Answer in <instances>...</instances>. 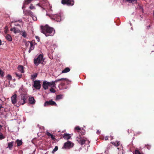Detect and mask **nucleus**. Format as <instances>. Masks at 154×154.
I'll return each mask as SVG.
<instances>
[{"label":"nucleus","mask_w":154,"mask_h":154,"mask_svg":"<svg viewBox=\"0 0 154 154\" xmlns=\"http://www.w3.org/2000/svg\"><path fill=\"white\" fill-rule=\"evenodd\" d=\"M41 32L44 33L46 36H52L55 33V30L52 27L48 25L41 27Z\"/></svg>","instance_id":"obj_1"},{"label":"nucleus","mask_w":154,"mask_h":154,"mask_svg":"<svg viewBox=\"0 0 154 154\" xmlns=\"http://www.w3.org/2000/svg\"><path fill=\"white\" fill-rule=\"evenodd\" d=\"M45 59L43 58V55L42 54L39 55L37 58L34 59V63L35 66H37L40 63H43Z\"/></svg>","instance_id":"obj_2"},{"label":"nucleus","mask_w":154,"mask_h":154,"mask_svg":"<svg viewBox=\"0 0 154 154\" xmlns=\"http://www.w3.org/2000/svg\"><path fill=\"white\" fill-rule=\"evenodd\" d=\"M20 103L22 105L26 103V101L27 99L28 96L26 94L22 93L20 95Z\"/></svg>","instance_id":"obj_3"},{"label":"nucleus","mask_w":154,"mask_h":154,"mask_svg":"<svg viewBox=\"0 0 154 154\" xmlns=\"http://www.w3.org/2000/svg\"><path fill=\"white\" fill-rule=\"evenodd\" d=\"M61 3L63 5L66 4L68 6H72L74 4L73 0H62Z\"/></svg>","instance_id":"obj_4"},{"label":"nucleus","mask_w":154,"mask_h":154,"mask_svg":"<svg viewBox=\"0 0 154 154\" xmlns=\"http://www.w3.org/2000/svg\"><path fill=\"white\" fill-rule=\"evenodd\" d=\"M51 18L58 22H60L62 18L61 14H59L54 15Z\"/></svg>","instance_id":"obj_5"},{"label":"nucleus","mask_w":154,"mask_h":154,"mask_svg":"<svg viewBox=\"0 0 154 154\" xmlns=\"http://www.w3.org/2000/svg\"><path fill=\"white\" fill-rule=\"evenodd\" d=\"M85 139V138H83L80 135H79V136H78L76 138L77 141L80 144L82 145L85 143V141H86V140Z\"/></svg>","instance_id":"obj_6"},{"label":"nucleus","mask_w":154,"mask_h":154,"mask_svg":"<svg viewBox=\"0 0 154 154\" xmlns=\"http://www.w3.org/2000/svg\"><path fill=\"white\" fill-rule=\"evenodd\" d=\"M50 105L51 106H57L56 103L52 100H51L48 101H46L44 103V106H48Z\"/></svg>","instance_id":"obj_7"},{"label":"nucleus","mask_w":154,"mask_h":154,"mask_svg":"<svg viewBox=\"0 0 154 154\" xmlns=\"http://www.w3.org/2000/svg\"><path fill=\"white\" fill-rule=\"evenodd\" d=\"M40 81L39 80H35L34 82L33 86L37 89H39L41 88V85Z\"/></svg>","instance_id":"obj_8"},{"label":"nucleus","mask_w":154,"mask_h":154,"mask_svg":"<svg viewBox=\"0 0 154 154\" xmlns=\"http://www.w3.org/2000/svg\"><path fill=\"white\" fill-rule=\"evenodd\" d=\"M48 82L47 81H44L43 82L42 84V87L45 90L47 89L49 87V85Z\"/></svg>","instance_id":"obj_9"},{"label":"nucleus","mask_w":154,"mask_h":154,"mask_svg":"<svg viewBox=\"0 0 154 154\" xmlns=\"http://www.w3.org/2000/svg\"><path fill=\"white\" fill-rule=\"evenodd\" d=\"M24 14L26 15L32 16L33 13L30 10H24L23 11Z\"/></svg>","instance_id":"obj_10"},{"label":"nucleus","mask_w":154,"mask_h":154,"mask_svg":"<svg viewBox=\"0 0 154 154\" xmlns=\"http://www.w3.org/2000/svg\"><path fill=\"white\" fill-rule=\"evenodd\" d=\"M11 101L12 103L13 104H15L17 102V95L16 94H14L11 97Z\"/></svg>","instance_id":"obj_11"},{"label":"nucleus","mask_w":154,"mask_h":154,"mask_svg":"<svg viewBox=\"0 0 154 154\" xmlns=\"http://www.w3.org/2000/svg\"><path fill=\"white\" fill-rule=\"evenodd\" d=\"M14 74L16 77L18 78V79H20L22 77V75L21 73L19 72H15L14 73Z\"/></svg>","instance_id":"obj_12"},{"label":"nucleus","mask_w":154,"mask_h":154,"mask_svg":"<svg viewBox=\"0 0 154 154\" xmlns=\"http://www.w3.org/2000/svg\"><path fill=\"white\" fill-rule=\"evenodd\" d=\"M71 146V143L70 141H68L64 144V147L65 148H69Z\"/></svg>","instance_id":"obj_13"},{"label":"nucleus","mask_w":154,"mask_h":154,"mask_svg":"<svg viewBox=\"0 0 154 154\" xmlns=\"http://www.w3.org/2000/svg\"><path fill=\"white\" fill-rule=\"evenodd\" d=\"M29 43H30V47L29 48V53H30L31 52V51L33 50L34 49V46L33 45V41H32L31 42H29Z\"/></svg>","instance_id":"obj_14"},{"label":"nucleus","mask_w":154,"mask_h":154,"mask_svg":"<svg viewBox=\"0 0 154 154\" xmlns=\"http://www.w3.org/2000/svg\"><path fill=\"white\" fill-rule=\"evenodd\" d=\"M46 134L49 137H51V138L54 140H56L55 138L54 137V135L51 133H50L49 132L47 131L46 133Z\"/></svg>","instance_id":"obj_15"},{"label":"nucleus","mask_w":154,"mask_h":154,"mask_svg":"<svg viewBox=\"0 0 154 154\" xmlns=\"http://www.w3.org/2000/svg\"><path fill=\"white\" fill-rule=\"evenodd\" d=\"M70 134H64L63 135V137L65 139L68 140L70 138Z\"/></svg>","instance_id":"obj_16"},{"label":"nucleus","mask_w":154,"mask_h":154,"mask_svg":"<svg viewBox=\"0 0 154 154\" xmlns=\"http://www.w3.org/2000/svg\"><path fill=\"white\" fill-rule=\"evenodd\" d=\"M29 101L31 104H34L35 103V100L33 97H29Z\"/></svg>","instance_id":"obj_17"},{"label":"nucleus","mask_w":154,"mask_h":154,"mask_svg":"<svg viewBox=\"0 0 154 154\" xmlns=\"http://www.w3.org/2000/svg\"><path fill=\"white\" fill-rule=\"evenodd\" d=\"M49 83V86L51 87V88L55 87L56 86V84H54V81H52L50 82H48Z\"/></svg>","instance_id":"obj_18"},{"label":"nucleus","mask_w":154,"mask_h":154,"mask_svg":"<svg viewBox=\"0 0 154 154\" xmlns=\"http://www.w3.org/2000/svg\"><path fill=\"white\" fill-rule=\"evenodd\" d=\"M18 69L20 71V73H24L23 67V66L19 65L18 67Z\"/></svg>","instance_id":"obj_19"},{"label":"nucleus","mask_w":154,"mask_h":154,"mask_svg":"<svg viewBox=\"0 0 154 154\" xmlns=\"http://www.w3.org/2000/svg\"><path fill=\"white\" fill-rule=\"evenodd\" d=\"M70 71V69L69 67H66L62 71V73H66L69 72Z\"/></svg>","instance_id":"obj_20"},{"label":"nucleus","mask_w":154,"mask_h":154,"mask_svg":"<svg viewBox=\"0 0 154 154\" xmlns=\"http://www.w3.org/2000/svg\"><path fill=\"white\" fill-rule=\"evenodd\" d=\"M68 80V79L66 78H61L60 79H58L54 81V84H55V83H57V82L60 81H67Z\"/></svg>","instance_id":"obj_21"},{"label":"nucleus","mask_w":154,"mask_h":154,"mask_svg":"<svg viewBox=\"0 0 154 154\" xmlns=\"http://www.w3.org/2000/svg\"><path fill=\"white\" fill-rule=\"evenodd\" d=\"M6 39L8 41L11 42L12 40L11 36L9 34H7L5 36Z\"/></svg>","instance_id":"obj_22"},{"label":"nucleus","mask_w":154,"mask_h":154,"mask_svg":"<svg viewBox=\"0 0 154 154\" xmlns=\"http://www.w3.org/2000/svg\"><path fill=\"white\" fill-rule=\"evenodd\" d=\"M111 143L115 146H116L117 147L120 144V142L119 141H116L115 142H111Z\"/></svg>","instance_id":"obj_23"},{"label":"nucleus","mask_w":154,"mask_h":154,"mask_svg":"<svg viewBox=\"0 0 154 154\" xmlns=\"http://www.w3.org/2000/svg\"><path fill=\"white\" fill-rule=\"evenodd\" d=\"M37 75L38 74L37 73L32 75H31V79H32V80H34V79L35 78L37 77Z\"/></svg>","instance_id":"obj_24"},{"label":"nucleus","mask_w":154,"mask_h":154,"mask_svg":"<svg viewBox=\"0 0 154 154\" xmlns=\"http://www.w3.org/2000/svg\"><path fill=\"white\" fill-rule=\"evenodd\" d=\"M17 144V146H20L22 144V141L19 140H17L16 141Z\"/></svg>","instance_id":"obj_25"},{"label":"nucleus","mask_w":154,"mask_h":154,"mask_svg":"<svg viewBox=\"0 0 154 154\" xmlns=\"http://www.w3.org/2000/svg\"><path fill=\"white\" fill-rule=\"evenodd\" d=\"M33 0H25L24 2V5H27L31 2Z\"/></svg>","instance_id":"obj_26"},{"label":"nucleus","mask_w":154,"mask_h":154,"mask_svg":"<svg viewBox=\"0 0 154 154\" xmlns=\"http://www.w3.org/2000/svg\"><path fill=\"white\" fill-rule=\"evenodd\" d=\"M8 146L9 148L11 149L13 146V142H11L8 143Z\"/></svg>","instance_id":"obj_27"},{"label":"nucleus","mask_w":154,"mask_h":154,"mask_svg":"<svg viewBox=\"0 0 154 154\" xmlns=\"http://www.w3.org/2000/svg\"><path fill=\"white\" fill-rule=\"evenodd\" d=\"M63 98V95L62 94H60L57 96L56 99L60 100Z\"/></svg>","instance_id":"obj_28"},{"label":"nucleus","mask_w":154,"mask_h":154,"mask_svg":"<svg viewBox=\"0 0 154 154\" xmlns=\"http://www.w3.org/2000/svg\"><path fill=\"white\" fill-rule=\"evenodd\" d=\"M81 130V128L79 126H76L75 128V131L77 130L78 132H79L80 133V131Z\"/></svg>","instance_id":"obj_29"},{"label":"nucleus","mask_w":154,"mask_h":154,"mask_svg":"<svg viewBox=\"0 0 154 154\" xmlns=\"http://www.w3.org/2000/svg\"><path fill=\"white\" fill-rule=\"evenodd\" d=\"M58 149V147L57 146H55L54 149L53 150L52 152V153H54Z\"/></svg>","instance_id":"obj_30"},{"label":"nucleus","mask_w":154,"mask_h":154,"mask_svg":"<svg viewBox=\"0 0 154 154\" xmlns=\"http://www.w3.org/2000/svg\"><path fill=\"white\" fill-rule=\"evenodd\" d=\"M7 79L9 80H11L12 79V78L11 75H8L7 76Z\"/></svg>","instance_id":"obj_31"},{"label":"nucleus","mask_w":154,"mask_h":154,"mask_svg":"<svg viewBox=\"0 0 154 154\" xmlns=\"http://www.w3.org/2000/svg\"><path fill=\"white\" fill-rule=\"evenodd\" d=\"M50 91L51 93H54L56 92V91L53 88H51L50 89Z\"/></svg>","instance_id":"obj_32"},{"label":"nucleus","mask_w":154,"mask_h":154,"mask_svg":"<svg viewBox=\"0 0 154 154\" xmlns=\"http://www.w3.org/2000/svg\"><path fill=\"white\" fill-rule=\"evenodd\" d=\"M5 138V137H4L3 134L1 133H0V139H3Z\"/></svg>","instance_id":"obj_33"},{"label":"nucleus","mask_w":154,"mask_h":154,"mask_svg":"<svg viewBox=\"0 0 154 154\" xmlns=\"http://www.w3.org/2000/svg\"><path fill=\"white\" fill-rule=\"evenodd\" d=\"M31 16L32 17V19L34 21H35L37 20V18L36 17L33 15V14L32 15V16Z\"/></svg>","instance_id":"obj_34"},{"label":"nucleus","mask_w":154,"mask_h":154,"mask_svg":"<svg viewBox=\"0 0 154 154\" xmlns=\"http://www.w3.org/2000/svg\"><path fill=\"white\" fill-rule=\"evenodd\" d=\"M133 154H141L140 152V151L138 150H136L135 151L134 153Z\"/></svg>","instance_id":"obj_35"},{"label":"nucleus","mask_w":154,"mask_h":154,"mask_svg":"<svg viewBox=\"0 0 154 154\" xmlns=\"http://www.w3.org/2000/svg\"><path fill=\"white\" fill-rule=\"evenodd\" d=\"M29 8L31 9H33L35 8V7H34L32 4H31Z\"/></svg>","instance_id":"obj_36"},{"label":"nucleus","mask_w":154,"mask_h":154,"mask_svg":"<svg viewBox=\"0 0 154 154\" xmlns=\"http://www.w3.org/2000/svg\"><path fill=\"white\" fill-rule=\"evenodd\" d=\"M15 30L16 29L14 28H11V31H14L15 33L16 32L15 31Z\"/></svg>","instance_id":"obj_37"},{"label":"nucleus","mask_w":154,"mask_h":154,"mask_svg":"<svg viewBox=\"0 0 154 154\" xmlns=\"http://www.w3.org/2000/svg\"><path fill=\"white\" fill-rule=\"evenodd\" d=\"M22 36L24 37H26V34L25 32H23L22 33Z\"/></svg>","instance_id":"obj_38"},{"label":"nucleus","mask_w":154,"mask_h":154,"mask_svg":"<svg viewBox=\"0 0 154 154\" xmlns=\"http://www.w3.org/2000/svg\"><path fill=\"white\" fill-rule=\"evenodd\" d=\"M137 0H132L131 2H130V3H136Z\"/></svg>","instance_id":"obj_39"},{"label":"nucleus","mask_w":154,"mask_h":154,"mask_svg":"<svg viewBox=\"0 0 154 154\" xmlns=\"http://www.w3.org/2000/svg\"><path fill=\"white\" fill-rule=\"evenodd\" d=\"M101 131L100 130H98L97 131V134H100Z\"/></svg>","instance_id":"obj_40"},{"label":"nucleus","mask_w":154,"mask_h":154,"mask_svg":"<svg viewBox=\"0 0 154 154\" xmlns=\"http://www.w3.org/2000/svg\"><path fill=\"white\" fill-rule=\"evenodd\" d=\"M26 42V43L25 45H26V46L27 47L29 45V42Z\"/></svg>","instance_id":"obj_41"},{"label":"nucleus","mask_w":154,"mask_h":154,"mask_svg":"<svg viewBox=\"0 0 154 154\" xmlns=\"http://www.w3.org/2000/svg\"><path fill=\"white\" fill-rule=\"evenodd\" d=\"M146 148L147 149H149L150 148V146L148 145L147 146H146Z\"/></svg>","instance_id":"obj_42"},{"label":"nucleus","mask_w":154,"mask_h":154,"mask_svg":"<svg viewBox=\"0 0 154 154\" xmlns=\"http://www.w3.org/2000/svg\"><path fill=\"white\" fill-rule=\"evenodd\" d=\"M2 108H3V107L2 106V105L0 104V110H1V109Z\"/></svg>","instance_id":"obj_43"},{"label":"nucleus","mask_w":154,"mask_h":154,"mask_svg":"<svg viewBox=\"0 0 154 154\" xmlns=\"http://www.w3.org/2000/svg\"><path fill=\"white\" fill-rule=\"evenodd\" d=\"M25 5H24V4H23V6L22 7V9H23L24 8H25Z\"/></svg>","instance_id":"obj_44"},{"label":"nucleus","mask_w":154,"mask_h":154,"mask_svg":"<svg viewBox=\"0 0 154 154\" xmlns=\"http://www.w3.org/2000/svg\"><path fill=\"white\" fill-rule=\"evenodd\" d=\"M127 2L129 3H130V2H131L132 0H126Z\"/></svg>","instance_id":"obj_45"},{"label":"nucleus","mask_w":154,"mask_h":154,"mask_svg":"<svg viewBox=\"0 0 154 154\" xmlns=\"http://www.w3.org/2000/svg\"><path fill=\"white\" fill-rule=\"evenodd\" d=\"M35 38H36V39L37 40H39V38L38 37V36H35Z\"/></svg>","instance_id":"obj_46"},{"label":"nucleus","mask_w":154,"mask_h":154,"mask_svg":"<svg viewBox=\"0 0 154 154\" xmlns=\"http://www.w3.org/2000/svg\"><path fill=\"white\" fill-rule=\"evenodd\" d=\"M2 129V126L0 125V130H1Z\"/></svg>","instance_id":"obj_47"},{"label":"nucleus","mask_w":154,"mask_h":154,"mask_svg":"<svg viewBox=\"0 0 154 154\" xmlns=\"http://www.w3.org/2000/svg\"><path fill=\"white\" fill-rule=\"evenodd\" d=\"M104 139H105V140H108V138H107V137H105Z\"/></svg>","instance_id":"obj_48"},{"label":"nucleus","mask_w":154,"mask_h":154,"mask_svg":"<svg viewBox=\"0 0 154 154\" xmlns=\"http://www.w3.org/2000/svg\"><path fill=\"white\" fill-rule=\"evenodd\" d=\"M110 137L111 138V140H112L113 139V137L112 136H110Z\"/></svg>","instance_id":"obj_49"},{"label":"nucleus","mask_w":154,"mask_h":154,"mask_svg":"<svg viewBox=\"0 0 154 154\" xmlns=\"http://www.w3.org/2000/svg\"><path fill=\"white\" fill-rule=\"evenodd\" d=\"M138 134H141V132H138L137 133Z\"/></svg>","instance_id":"obj_50"},{"label":"nucleus","mask_w":154,"mask_h":154,"mask_svg":"<svg viewBox=\"0 0 154 154\" xmlns=\"http://www.w3.org/2000/svg\"><path fill=\"white\" fill-rule=\"evenodd\" d=\"M61 85L62 86H63L64 85H65V84L64 83H61Z\"/></svg>","instance_id":"obj_51"},{"label":"nucleus","mask_w":154,"mask_h":154,"mask_svg":"<svg viewBox=\"0 0 154 154\" xmlns=\"http://www.w3.org/2000/svg\"><path fill=\"white\" fill-rule=\"evenodd\" d=\"M2 44V41L0 39V45H1Z\"/></svg>","instance_id":"obj_52"},{"label":"nucleus","mask_w":154,"mask_h":154,"mask_svg":"<svg viewBox=\"0 0 154 154\" xmlns=\"http://www.w3.org/2000/svg\"><path fill=\"white\" fill-rule=\"evenodd\" d=\"M153 46H154V45H153Z\"/></svg>","instance_id":"obj_53"}]
</instances>
